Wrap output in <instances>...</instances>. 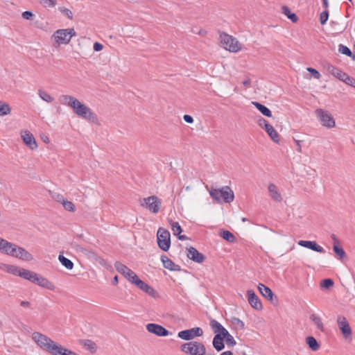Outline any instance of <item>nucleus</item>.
I'll use <instances>...</instances> for the list:
<instances>
[{
  "mask_svg": "<svg viewBox=\"0 0 355 355\" xmlns=\"http://www.w3.org/2000/svg\"><path fill=\"white\" fill-rule=\"evenodd\" d=\"M21 137L24 143L31 150L37 148V144L33 135L28 130H24L21 131Z\"/></svg>",
  "mask_w": 355,
  "mask_h": 355,
  "instance_id": "2eb2a0df",
  "label": "nucleus"
},
{
  "mask_svg": "<svg viewBox=\"0 0 355 355\" xmlns=\"http://www.w3.org/2000/svg\"><path fill=\"white\" fill-rule=\"evenodd\" d=\"M140 280L141 279L139 278V277L136 275L135 272L132 273V275L128 279V281L135 284V286L137 285V282H140Z\"/></svg>",
  "mask_w": 355,
  "mask_h": 355,
  "instance_id": "603ef678",
  "label": "nucleus"
},
{
  "mask_svg": "<svg viewBox=\"0 0 355 355\" xmlns=\"http://www.w3.org/2000/svg\"><path fill=\"white\" fill-rule=\"evenodd\" d=\"M103 46L98 42H95L94 44L93 49L95 51H100L103 49Z\"/></svg>",
  "mask_w": 355,
  "mask_h": 355,
  "instance_id": "bf43d9fd",
  "label": "nucleus"
},
{
  "mask_svg": "<svg viewBox=\"0 0 355 355\" xmlns=\"http://www.w3.org/2000/svg\"><path fill=\"white\" fill-rule=\"evenodd\" d=\"M85 253L89 257L92 259H95L97 257V255L92 250H85Z\"/></svg>",
  "mask_w": 355,
  "mask_h": 355,
  "instance_id": "e2e57ef3",
  "label": "nucleus"
},
{
  "mask_svg": "<svg viewBox=\"0 0 355 355\" xmlns=\"http://www.w3.org/2000/svg\"><path fill=\"white\" fill-rule=\"evenodd\" d=\"M231 323L234 327L235 329L242 330L245 328L244 322L241 320L239 318L233 317L231 318Z\"/></svg>",
  "mask_w": 355,
  "mask_h": 355,
  "instance_id": "ea45409f",
  "label": "nucleus"
},
{
  "mask_svg": "<svg viewBox=\"0 0 355 355\" xmlns=\"http://www.w3.org/2000/svg\"><path fill=\"white\" fill-rule=\"evenodd\" d=\"M310 320L314 323V324L319 330L323 331L324 325L322 319L319 315L316 314H311L310 316Z\"/></svg>",
  "mask_w": 355,
  "mask_h": 355,
  "instance_id": "72a5a7b5",
  "label": "nucleus"
},
{
  "mask_svg": "<svg viewBox=\"0 0 355 355\" xmlns=\"http://www.w3.org/2000/svg\"><path fill=\"white\" fill-rule=\"evenodd\" d=\"M306 343L308 345L309 347L313 352L318 351L320 347V344L313 336L306 337Z\"/></svg>",
  "mask_w": 355,
  "mask_h": 355,
  "instance_id": "7c9ffc66",
  "label": "nucleus"
},
{
  "mask_svg": "<svg viewBox=\"0 0 355 355\" xmlns=\"http://www.w3.org/2000/svg\"><path fill=\"white\" fill-rule=\"evenodd\" d=\"M343 82L355 88V79L347 74L345 75Z\"/></svg>",
  "mask_w": 355,
  "mask_h": 355,
  "instance_id": "de8ad7c7",
  "label": "nucleus"
},
{
  "mask_svg": "<svg viewBox=\"0 0 355 355\" xmlns=\"http://www.w3.org/2000/svg\"><path fill=\"white\" fill-rule=\"evenodd\" d=\"M58 259L62 263V266H64L67 269L71 270L73 267V262L69 260V259L66 258L62 254H60L58 257Z\"/></svg>",
  "mask_w": 355,
  "mask_h": 355,
  "instance_id": "4c0bfd02",
  "label": "nucleus"
},
{
  "mask_svg": "<svg viewBox=\"0 0 355 355\" xmlns=\"http://www.w3.org/2000/svg\"><path fill=\"white\" fill-rule=\"evenodd\" d=\"M78 343L86 350L89 351L92 354H94L97 351L96 344L91 340H88V339L79 340Z\"/></svg>",
  "mask_w": 355,
  "mask_h": 355,
  "instance_id": "b1692460",
  "label": "nucleus"
},
{
  "mask_svg": "<svg viewBox=\"0 0 355 355\" xmlns=\"http://www.w3.org/2000/svg\"><path fill=\"white\" fill-rule=\"evenodd\" d=\"M329 17V12L327 10L323 11L320 16V21L322 24H324Z\"/></svg>",
  "mask_w": 355,
  "mask_h": 355,
  "instance_id": "3c124183",
  "label": "nucleus"
},
{
  "mask_svg": "<svg viewBox=\"0 0 355 355\" xmlns=\"http://www.w3.org/2000/svg\"><path fill=\"white\" fill-rule=\"evenodd\" d=\"M337 324L345 339L352 340V329L346 318L343 315H338L337 318Z\"/></svg>",
  "mask_w": 355,
  "mask_h": 355,
  "instance_id": "ddd939ff",
  "label": "nucleus"
},
{
  "mask_svg": "<svg viewBox=\"0 0 355 355\" xmlns=\"http://www.w3.org/2000/svg\"><path fill=\"white\" fill-rule=\"evenodd\" d=\"M169 223L171 225V230L173 232V234L175 236H178V239L180 240L184 241L187 239V236L185 235H180V233L182 232V227L179 223L178 222H173V220H169Z\"/></svg>",
  "mask_w": 355,
  "mask_h": 355,
  "instance_id": "a878e982",
  "label": "nucleus"
},
{
  "mask_svg": "<svg viewBox=\"0 0 355 355\" xmlns=\"http://www.w3.org/2000/svg\"><path fill=\"white\" fill-rule=\"evenodd\" d=\"M136 286L151 297H155L157 295V292L155 289L142 280L137 282V285Z\"/></svg>",
  "mask_w": 355,
  "mask_h": 355,
  "instance_id": "5701e85b",
  "label": "nucleus"
},
{
  "mask_svg": "<svg viewBox=\"0 0 355 355\" xmlns=\"http://www.w3.org/2000/svg\"><path fill=\"white\" fill-rule=\"evenodd\" d=\"M161 260L165 268L171 271H179L180 270V266L175 264L172 260H171L166 256L162 255L161 257Z\"/></svg>",
  "mask_w": 355,
  "mask_h": 355,
  "instance_id": "4be33fe9",
  "label": "nucleus"
},
{
  "mask_svg": "<svg viewBox=\"0 0 355 355\" xmlns=\"http://www.w3.org/2000/svg\"><path fill=\"white\" fill-rule=\"evenodd\" d=\"M220 41L222 46L230 52L237 53L242 49V44L239 40L225 33L220 34Z\"/></svg>",
  "mask_w": 355,
  "mask_h": 355,
  "instance_id": "0eeeda50",
  "label": "nucleus"
},
{
  "mask_svg": "<svg viewBox=\"0 0 355 355\" xmlns=\"http://www.w3.org/2000/svg\"><path fill=\"white\" fill-rule=\"evenodd\" d=\"M146 329L148 332L155 334L157 336H166L169 334L168 331L162 325L149 323L146 325Z\"/></svg>",
  "mask_w": 355,
  "mask_h": 355,
  "instance_id": "dca6fc26",
  "label": "nucleus"
},
{
  "mask_svg": "<svg viewBox=\"0 0 355 355\" xmlns=\"http://www.w3.org/2000/svg\"><path fill=\"white\" fill-rule=\"evenodd\" d=\"M21 306L24 307H29L30 306V302L27 301H21L20 303Z\"/></svg>",
  "mask_w": 355,
  "mask_h": 355,
  "instance_id": "774afa93",
  "label": "nucleus"
},
{
  "mask_svg": "<svg viewBox=\"0 0 355 355\" xmlns=\"http://www.w3.org/2000/svg\"><path fill=\"white\" fill-rule=\"evenodd\" d=\"M135 272H133L132 270H130L129 268H128V271H125L123 276L128 280V278H130V277L132 275V273H134Z\"/></svg>",
  "mask_w": 355,
  "mask_h": 355,
  "instance_id": "680f3d73",
  "label": "nucleus"
},
{
  "mask_svg": "<svg viewBox=\"0 0 355 355\" xmlns=\"http://www.w3.org/2000/svg\"><path fill=\"white\" fill-rule=\"evenodd\" d=\"M192 33L201 36H205L207 35V31L205 30L198 28H193L192 29Z\"/></svg>",
  "mask_w": 355,
  "mask_h": 355,
  "instance_id": "5fc2aeb1",
  "label": "nucleus"
},
{
  "mask_svg": "<svg viewBox=\"0 0 355 355\" xmlns=\"http://www.w3.org/2000/svg\"><path fill=\"white\" fill-rule=\"evenodd\" d=\"M10 112V106L7 103L0 101V116L8 115Z\"/></svg>",
  "mask_w": 355,
  "mask_h": 355,
  "instance_id": "f704fd0d",
  "label": "nucleus"
},
{
  "mask_svg": "<svg viewBox=\"0 0 355 355\" xmlns=\"http://www.w3.org/2000/svg\"><path fill=\"white\" fill-rule=\"evenodd\" d=\"M114 267L116 270L122 275L125 271H128V267L125 266L124 264L121 263L119 261H116L114 263Z\"/></svg>",
  "mask_w": 355,
  "mask_h": 355,
  "instance_id": "c03bdc74",
  "label": "nucleus"
},
{
  "mask_svg": "<svg viewBox=\"0 0 355 355\" xmlns=\"http://www.w3.org/2000/svg\"><path fill=\"white\" fill-rule=\"evenodd\" d=\"M258 289L260 293L267 300L272 301L273 293L271 289L262 284H259Z\"/></svg>",
  "mask_w": 355,
  "mask_h": 355,
  "instance_id": "cd10ccee",
  "label": "nucleus"
},
{
  "mask_svg": "<svg viewBox=\"0 0 355 355\" xmlns=\"http://www.w3.org/2000/svg\"><path fill=\"white\" fill-rule=\"evenodd\" d=\"M139 202L142 207L153 214L158 213L162 206L161 199L156 196H150L147 198H141Z\"/></svg>",
  "mask_w": 355,
  "mask_h": 355,
  "instance_id": "9d476101",
  "label": "nucleus"
},
{
  "mask_svg": "<svg viewBox=\"0 0 355 355\" xmlns=\"http://www.w3.org/2000/svg\"><path fill=\"white\" fill-rule=\"evenodd\" d=\"M282 13L285 15L288 19H290L293 22L295 23L297 21V17L295 13L291 12L290 8L286 6H283Z\"/></svg>",
  "mask_w": 355,
  "mask_h": 355,
  "instance_id": "c9c22d12",
  "label": "nucleus"
},
{
  "mask_svg": "<svg viewBox=\"0 0 355 355\" xmlns=\"http://www.w3.org/2000/svg\"><path fill=\"white\" fill-rule=\"evenodd\" d=\"M331 238L334 241V244L338 245V243H339L338 239H337L336 236L334 234H332L331 235Z\"/></svg>",
  "mask_w": 355,
  "mask_h": 355,
  "instance_id": "338daca9",
  "label": "nucleus"
},
{
  "mask_svg": "<svg viewBox=\"0 0 355 355\" xmlns=\"http://www.w3.org/2000/svg\"><path fill=\"white\" fill-rule=\"evenodd\" d=\"M42 3L46 8H53L57 4V0H42Z\"/></svg>",
  "mask_w": 355,
  "mask_h": 355,
  "instance_id": "09e8293b",
  "label": "nucleus"
},
{
  "mask_svg": "<svg viewBox=\"0 0 355 355\" xmlns=\"http://www.w3.org/2000/svg\"><path fill=\"white\" fill-rule=\"evenodd\" d=\"M301 142H302V141H300V140L295 139V143L297 146V151L298 153H302Z\"/></svg>",
  "mask_w": 355,
  "mask_h": 355,
  "instance_id": "69168bd1",
  "label": "nucleus"
},
{
  "mask_svg": "<svg viewBox=\"0 0 355 355\" xmlns=\"http://www.w3.org/2000/svg\"><path fill=\"white\" fill-rule=\"evenodd\" d=\"M158 246L164 251H168L171 245V236L168 230L159 227L157 232Z\"/></svg>",
  "mask_w": 355,
  "mask_h": 355,
  "instance_id": "f8f14e48",
  "label": "nucleus"
},
{
  "mask_svg": "<svg viewBox=\"0 0 355 355\" xmlns=\"http://www.w3.org/2000/svg\"><path fill=\"white\" fill-rule=\"evenodd\" d=\"M33 283L37 284V285L51 291H53L55 288L52 282L44 277L38 275L37 273L35 274Z\"/></svg>",
  "mask_w": 355,
  "mask_h": 355,
  "instance_id": "6ab92c4d",
  "label": "nucleus"
},
{
  "mask_svg": "<svg viewBox=\"0 0 355 355\" xmlns=\"http://www.w3.org/2000/svg\"><path fill=\"white\" fill-rule=\"evenodd\" d=\"M220 236L225 241L230 243H234L236 241L235 236L227 230H223L220 232Z\"/></svg>",
  "mask_w": 355,
  "mask_h": 355,
  "instance_id": "e433bc0d",
  "label": "nucleus"
},
{
  "mask_svg": "<svg viewBox=\"0 0 355 355\" xmlns=\"http://www.w3.org/2000/svg\"><path fill=\"white\" fill-rule=\"evenodd\" d=\"M0 252L24 261L33 260V256L24 248L0 237Z\"/></svg>",
  "mask_w": 355,
  "mask_h": 355,
  "instance_id": "f03ea898",
  "label": "nucleus"
},
{
  "mask_svg": "<svg viewBox=\"0 0 355 355\" xmlns=\"http://www.w3.org/2000/svg\"><path fill=\"white\" fill-rule=\"evenodd\" d=\"M333 250L334 252L340 257V259H343L346 255V253L344 251V250L341 247H339L338 245L334 244Z\"/></svg>",
  "mask_w": 355,
  "mask_h": 355,
  "instance_id": "79ce46f5",
  "label": "nucleus"
},
{
  "mask_svg": "<svg viewBox=\"0 0 355 355\" xmlns=\"http://www.w3.org/2000/svg\"><path fill=\"white\" fill-rule=\"evenodd\" d=\"M210 326L214 332L220 331L222 337L228 346H234L236 345V340L234 337L229 333V331L218 321L216 320H211L210 321Z\"/></svg>",
  "mask_w": 355,
  "mask_h": 355,
  "instance_id": "9b49d317",
  "label": "nucleus"
},
{
  "mask_svg": "<svg viewBox=\"0 0 355 355\" xmlns=\"http://www.w3.org/2000/svg\"><path fill=\"white\" fill-rule=\"evenodd\" d=\"M216 334L215 336L213 339V346L215 348V349L218 352H220L223 350L225 347L224 343H223V337L221 336V333H220V331H218L217 332H214Z\"/></svg>",
  "mask_w": 355,
  "mask_h": 355,
  "instance_id": "393cba45",
  "label": "nucleus"
},
{
  "mask_svg": "<svg viewBox=\"0 0 355 355\" xmlns=\"http://www.w3.org/2000/svg\"><path fill=\"white\" fill-rule=\"evenodd\" d=\"M334 286V282L331 279H325L320 282V287L329 289Z\"/></svg>",
  "mask_w": 355,
  "mask_h": 355,
  "instance_id": "a18cd8bd",
  "label": "nucleus"
},
{
  "mask_svg": "<svg viewBox=\"0 0 355 355\" xmlns=\"http://www.w3.org/2000/svg\"><path fill=\"white\" fill-rule=\"evenodd\" d=\"M53 198L59 203L62 204L64 202V201L66 200V198L61 194H55L53 196Z\"/></svg>",
  "mask_w": 355,
  "mask_h": 355,
  "instance_id": "13d9d810",
  "label": "nucleus"
},
{
  "mask_svg": "<svg viewBox=\"0 0 355 355\" xmlns=\"http://www.w3.org/2000/svg\"><path fill=\"white\" fill-rule=\"evenodd\" d=\"M329 73L332 74L334 76H335L336 78L339 79L340 80L343 81L344 78L345 77V72L342 71L340 69L335 67L332 65L329 66L327 69Z\"/></svg>",
  "mask_w": 355,
  "mask_h": 355,
  "instance_id": "c85d7f7f",
  "label": "nucleus"
},
{
  "mask_svg": "<svg viewBox=\"0 0 355 355\" xmlns=\"http://www.w3.org/2000/svg\"><path fill=\"white\" fill-rule=\"evenodd\" d=\"M35 274L36 273L33 271L20 268L19 276L33 282L34 277H35Z\"/></svg>",
  "mask_w": 355,
  "mask_h": 355,
  "instance_id": "c756f323",
  "label": "nucleus"
},
{
  "mask_svg": "<svg viewBox=\"0 0 355 355\" xmlns=\"http://www.w3.org/2000/svg\"><path fill=\"white\" fill-rule=\"evenodd\" d=\"M64 209L68 211L73 212L76 210V207L71 201H69L67 199L62 203Z\"/></svg>",
  "mask_w": 355,
  "mask_h": 355,
  "instance_id": "37998d69",
  "label": "nucleus"
},
{
  "mask_svg": "<svg viewBox=\"0 0 355 355\" xmlns=\"http://www.w3.org/2000/svg\"><path fill=\"white\" fill-rule=\"evenodd\" d=\"M21 16L24 19L31 20L33 17V14L31 11H25L22 12Z\"/></svg>",
  "mask_w": 355,
  "mask_h": 355,
  "instance_id": "6e6d98bb",
  "label": "nucleus"
},
{
  "mask_svg": "<svg viewBox=\"0 0 355 355\" xmlns=\"http://www.w3.org/2000/svg\"><path fill=\"white\" fill-rule=\"evenodd\" d=\"M101 266L105 267V268L108 269L109 267H110V265L107 263V261L105 259H104L102 257H100L98 256H97L95 259H94Z\"/></svg>",
  "mask_w": 355,
  "mask_h": 355,
  "instance_id": "8fccbe9b",
  "label": "nucleus"
},
{
  "mask_svg": "<svg viewBox=\"0 0 355 355\" xmlns=\"http://www.w3.org/2000/svg\"><path fill=\"white\" fill-rule=\"evenodd\" d=\"M252 104L254 107L264 116L268 117L272 116L271 111L265 105L258 103V102H252Z\"/></svg>",
  "mask_w": 355,
  "mask_h": 355,
  "instance_id": "473e14b6",
  "label": "nucleus"
},
{
  "mask_svg": "<svg viewBox=\"0 0 355 355\" xmlns=\"http://www.w3.org/2000/svg\"><path fill=\"white\" fill-rule=\"evenodd\" d=\"M315 114L322 127L327 129L336 127V121L329 111L318 108L315 110Z\"/></svg>",
  "mask_w": 355,
  "mask_h": 355,
  "instance_id": "1a4fd4ad",
  "label": "nucleus"
},
{
  "mask_svg": "<svg viewBox=\"0 0 355 355\" xmlns=\"http://www.w3.org/2000/svg\"><path fill=\"white\" fill-rule=\"evenodd\" d=\"M180 349L182 352L189 355H205L206 354L205 345L198 341H189L183 343L180 346Z\"/></svg>",
  "mask_w": 355,
  "mask_h": 355,
  "instance_id": "6e6552de",
  "label": "nucleus"
},
{
  "mask_svg": "<svg viewBox=\"0 0 355 355\" xmlns=\"http://www.w3.org/2000/svg\"><path fill=\"white\" fill-rule=\"evenodd\" d=\"M258 123L260 127H261L264 129H266L267 128V126L270 125L268 123V121L266 119H264L263 118H261L260 119H259Z\"/></svg>",
  "mask_w": 355,
  "mask_h": 355,
  "instance_id": "4d7b16f0",
  "label": "nucleus"
},
{
  "mask_svg": "<svg viewBox=\"0 0 355 355\" xmlns=\"http://www.w3.org/2000/svg\"><path fill=\"white\" fill-rule=\"evenodd\" d=\"M183 119H184V121H186L188 123H192L193 122V119L190 115L184 114L183 116Z\"/></svg>",
  "mask_w": 355,
  "mask_h": 355,
  "instance_id": "052dcab7",
  "label": "nucleus"
},
{
  "mask_svg": "<svg viewBox=\"0 0 355 355\" xmlns=\"http://www.w3.org/2000/svg\"><path fill=\"white\" fill-rule=\"evenodd\" d=\"M247 297L249 304L251 305V306L257 310H261L262 309V304L261 301L259 300L257 295L255 294V293L252 291L249 290L247 291Z\"/></svg>",
  "mask_w": 355,
  "mask_h": 355,
  "instance_id": "f3484780",
  "label": "nucleus"
},
{
  "mask_svg": "<svg viewBox=\"0 0 355 355\" xmlns=\"http://www.w3.org/2000/svg\"><path fill=\"white\" fill-rule=\"evenodd\" d=\"M298 245L320 253L325 252L324 248L319 245L315 241L301 240L298 242Z\"/></svg>",
  "mask_w": 355,
  "mask_h": 355,
  "instance_id": "aec40b11",
  "label": "nucleus"
},
{
  "mask_svg": "<svg viewBox=\"0 0 355 355\" xmlns=\"http://www.w3.org/2000/svg\"><path fill=\"white\" fill-rule=\"evenodd\" d=\"M59 102L62 105L71 107L78 116L92 123L98 121L96 114L88 106L81 103L75 97L70 95H61L59 97Z\"/></svg>",
  "mask_w": 355,
  "mask_h": 355,
  "instance_id": "f257e3e1",
  "label": "nucleus"
},
{
  "mask_svg": "<svg viewBox=\"0 0 355 355\" xmlns=\"http://www.w3.org/2000/svg\"><path fill=\"white\" fill-rule=\"evenodd\" d=\"M306 70L311 73V74L316 79H319L320 78V73L315 69L311 67H308Z\"/></svg>",
  "mask_w": 355,
  "mask_h": 355,
  "instance_id": "864d4df0",
  "label": "nucleus"
},
{
  "mask_svg": "<svg viewBox=\"0 0 355 355\" xmlns=\"http://www.w3.org/2000/svg\"><path fill=\"white\" fill-rule=\"evenodd\" d=\"M338 51L344 55L352 57L354 60H355V55H352L351 50L346 46L343 44H340L338 46Z\"/></svg>",
  "mask_w": 355,
  "mask_h": 355,
  "instance_id": "a19ab883",
  "label": "nucleus"
},
{
  "mask_svg": "<svg viewBox=\"0 0 355 355\" xmlns=\"http://www.w3.org/2000/svg\"><path fill=\"white\" fill-rule=\"evenodd\" d=\"M32 339L42 350L53 355L59 344L42 333L35 331L32 334Z\"/></svg>",
  "mask_w": 355,
  "mask_h": 355,
  "instance_id": "20e7f679",
  "label": "nucleus"
},
{
  "mask_svg": "<svg viewBox=\"0 0 355 355\" xmlns=\"http://www.w3.org/2000/svg\"><path fill=\"white\" fill-rule=\"evenodd\" d=\"M209 195L216 201L220 202L221 200L223 202L230 203L234 199V194L231 188L228 186H225L220 189H213L209 190Z\"/></svg>",
  "mask_w": 355,
  "mask_h": 355,
  "instance_id": "423d86ee",
  "label": "nucleus"
},
{
  "mask_svg": "<svg viewBox=\"0 0 355 355\" xmlns=\"http://www.w3.org/2000/svg\"><path fill=\"white\" fill-rule=\"evenodd\" d=\"M187 250L188 258L198 263H201L204 261L205 259V256L202 253L199 252L195 248L190 247Z\"/></svg>",
  "mask_w": 355,
  "mask_h": 355,
  "instance_id": "a211bd4d",
  "label": "nucleus"
},
{
  "mask_svg": "<svg viewBox=\"0 0 355 355\" xmlns=\"http://www.w3.org/2000/svg\"><path fill=\"white\" fill-rule=\"evenodd\" d=\"M58 10L60 12H62L63 15L67 17L68 19H73V13L72 12L64 7H59Z\"/></svg>",
  "mask_w": 355,
  "mask_h": 355,
  "instance_id": "49530a36",
  "label": "nucleus"
},
{
  "mask_svg": "<svg viewBox=\"0 0 355 355\" xmlns=\"http://www.w3.org/2000/svg\"><path fill=\"white\" fill-rule=\"evenodd\" d=\"M268 189L269 195L273 200L276 202H281L282 200V195L279 191L277 187L275 184L272 183L269 184Z\"/></svg>",
  "mask_w": 355,
  "mask_h": 355,
  "instance_id": "412c9836",
  "label": "nucleus"
},
{
  "mask_svg": "<svg viewBox=\"0 0 355 355\" xmlns=\"http://www.w3.org/2000/svg\"><path fill=\"white\" fill-rule=\"evenodd\" d=\"M39 96L46 103H52L54 101L53 97H52L49 93L43 89L38 90Z\"/></svg>",
  "mask_w": 355,
  "mask_h": 355,
  "instance_id": "58836bf2",
  "label": "nucleus"
},
{
  "mask_svg": "<svg viewBox=\"0 0 355 355\" xmlns=\"http://www.w3.org/2000/svg\"><path fill=\"white\" fill-rule=\"evenodd\" d=\"M202 334L203 331L200 327H193L179 331L178 336L184 340H191L196 337L202 336Z\"/></svg>",
  "mask_w": 355,
  "mask_h": 355,
  "instance_id": "4468645a",
  "label": "nucleus"
},
{
  "mask_svg": "<svg viewBox=\"0 0 355 355\" xmlns=\"http://www.w3.org/2000/svg\"><path fill=\"white\" fill-rule=\"evenodd\" d=\"M251 80L250 78H246L242 83L243 85L246 88L250 87Z\"/></svg>",
  "mask_w": 355,
  "mask_h": 355,
  "instance_id": "0e129e2a",
  "label": "nucleus"
},
{
  "mask_svg": "<svg viewBox=\"0 0 355 355\" xmlns=\"http://www.w3.org/2000/svg\"><path fill=\"white\" fill-rule=\"evenodd\" d=\"M264 130L274 142L277 144L279 142V135L270 124Z\"/></svg>",
  "mask_w": 355,
  "mask_h": 355,
  "instance_id": "2f4dec72",
  "label": "nucleus"
},
{
  "mask_svg": "<svg viewBox=\"0 0 355 355\" xmlns=\"http://www.w3.org/2000/svg\"><path fill=\"white\" fill-rule=\"evenodd\" d=\"M76 33L74 28H62L55 31L51 35V40L53 42V46L58 47L61 45L68 44L71 38L76 36Z\"/></svg>",
  "mask_w": 355,
  "mask_h": 355,
  "instance_id": "39448f33",
  "label": "nucleus"
},
{
  "mask_svg": "<svg viewBox=\"0 0 355 355\" xmlns=\"http://www.w3.org/2000/svg\"><path fill=\"white\" fill-rule=\"evenodd\" d=\"M0 269L13 275L19 276L20 267L15 265L1 263L0 265Z\"/></svg>",
  "mask_w": 355,
  "mask_h": 355,
  "instance_id": "bb28decb",
  "label": "nucleus"
},
{
  "mask_svg": "<svg viewBox=\"0 0 355 355\" xmlns=\"http://www.w3.org/2000/svg\"><path fill=\"white\" fill-rule=\"evenodd\" d=\"M32 339L42 350L53 355L59 344L42 333L35 331L32 334Z\"/></svg>",
  "mask_w": 355,
  "mask_h": 355,
  "instance_id": "7ed1b4c3",
  "label": "nucleus"
}]
</instances>
